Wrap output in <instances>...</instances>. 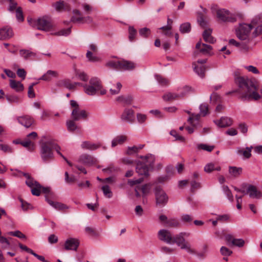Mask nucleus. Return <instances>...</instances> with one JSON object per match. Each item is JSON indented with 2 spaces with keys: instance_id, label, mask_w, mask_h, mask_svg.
<instances>
[{
  "instance_id": "nucleus-21",
  "label": "nucleus",
  "mask_w": 262,
  "mask_h": 262,
  "mask_svg": "<svg viewBox=\"0 0 262 262\" xmlns=\"http://www.w3.org/2000/svg\"><path fill=\"white\" fill-rule=\"evenodd\" d=\"M196 48L199 50L200 52L204 54H209L212 49L210 45L198 42L196 45Z\"/></svg>"
},
{
  "instance_id": "nucleus-57",
  "label": "nucleus",
  "mask_w": 262,
  "mask_h": 262,
  "mask_svg": "<svg viewBox=\"0 0 262 262\" xmlns=\"http://www.w3.org/2000/svg\"><path fill=\"white\" fill-rule=\"evenodd\" d=\"M159 29L163 31V34L166 36H171L172 35V33L171 31V27L169 26H163L161 27Z\"/></svg>"
},
{
  "instance_id": "nucleus-28",
  "label": "nucleus",
  "mask_w": 262,
  "mask_h": 262,
  "mask_svg": "<svg viewBox=\"0 0 262 262\" xmlns=\"http://www.w3.org/2000/svg\"><path fill=\"white\" fill-rule=\"evenodd\" d=\"M211 33L212 30L211 29H206L203 33V37L206 42L213 43L215 42V39L211 36Z\"/></svg>"
},
{
  "instance_id": "nucleus-29",
  "label": "nucleus",
  "mask_w": 262,
  "mask_h": 262,
  "mask_svg": "<svg viewBox=\"0 0 262 262\" xmlns=\"http://www.w3.org/2000/svg\"><path fill=\"white\" fill-rule=\"evenodd\" d=\"M31 188L32 194L35 196H39L40 194L41 186L40 184L35 181L31 186H29Z\"/></svg>"
},
{
  "instance_id": "nucleus-18",
  "label": "nucleus",
  "mask_w": 262,
  "mask_h": 262,
  "mask_svg": "<svg viewBox=\"0 0 262 262\" xmlns=\"http://www.w3.org/2000/svg\"><path fill=\"white\" fill-rule=\"evenodd\" d=\"M79 161L88 166L93 165L97 163V159L91 155L88 154L82 155L79 159Z\"/></svg>"
},
{
  "instance_id": "nucleus-27",
  "label": "nucleus",
  "mask_w": 262,
  "mask_h": 262,
  "mask_svg": "<svg viewBox=\"0 0 262 262\" xmlns=\"http://www.w3.org/2000/svg\"><path fill=\"white\" fill-rule=\"evenodd\" d=\"M193 66L194 72L201 77L203 78L205 76V66L196 65V62H193Z\"/></svg>"
},
{
  "instance_id": "nucleus-4",
  "label": "nucleus",
  "mask_w": 262,
  "mask_h": 262,
  "mask_svg": "<svg viewBox=\"0 0 262 262\" xmlns=\"http://www.w3.org/2000/svg\"><path fill=\"white\" fill-rule=\"evenodd\" d=\"M141 159L144 161V163L138 162L136 166V172L139 175L149 176V168L148 166L152 167L155 162V157L152 155H148L145 157L141 156Z\"/></svg>"
},
{
  "instance_id": "nucleus-52",
  "label": "nucleus",
  "mask_w": 262,
  "mask_h": 262,
  "mask_svg": "<svg viewBox=\"0 0 262 262\" xmlns=\"http://www.w3.org/2000/svg\"><path fill=\"white\" fill-rule=\"evenodd\" d=\"M8 234L9 235H13L14 236L17 237L21 239H26L27 238L26 236L19 230H16L15 231H11V232H8Z\"/></svg>"
},
{
  "instance_id": "nucleus-2",
  "label": "nucleus",
  "mask_w": 262,
  "mask_h": 262,
  "mask_svg": "<svg viewBox=\"0 0 262 262\" xmlns=\"http://www.w3.org/2000/svg\"><path fill=\"white\" fill-rule=\"evenodd\" d=\"M84 90L86 94L93 96L100 92L101 95H105L106 91L103 89L101 80L97 77H94L91 78L89 84L83 85Z\"/></svg>"
},
{
  "instance_id": "nucleus-38",
  "label": "nucleus",
  "mask_w": 262,
  "mask_h": 262,
  "mask_svg": "<svg viewBox=\"0 0 262 262\" xmlns=\"http://www.w3.org/2000/svg\"><path fill=\"white\" fill-rule=\"evenodd\" d=\"M252 148V146L247 147H246L245 150H238L237 153L239 155H243L244 157V158L248 159L251 156V152Z\"/></svg>"
},
{
  "instance_id": "nucleus-1",
  "label": "nucleus",
  "mask_w": 262,
  "mask_h": 262,
  "mask_svg": "<svg viewBox=\"0 0 262 262\" xmlns=\"http://www.w3.org/2000/svg\"><path fill=\"white\" fill-rule=\"evenodd\" d=\"M234 81L239 88L246 89V91L241 95V99L243 101H257L262 97V89L260 95L257 92L258 86L255 79L236 75Z\"/></svg>"
},
{
  "instance_id": "nucleus-58",
  "label": "nucleus",
  "mask_w": 262,
  "mask_h": 262,
  "mask_svg": "<svg viewBox=\"0 0 262 262\" xmlns=\"http://www.w3.org/2000/svg\"><path fill=\"white\" fill-rule=\"evenodd\" d=\"M23 175L26 178V184L28 186H31L33 185V183H35V180L32 178L29 173H23Z\"/></svg>"
},
{
  "instance_id": "nucleus-51",
  "label": "nucleus",
  "mask_w": 262,
  "mask_h": 262,
  "mask_svg": "<svg viewBox=\"0 0 262 262\" xmlns=\"http://www.w3.org/2000/svg\"><path fill=\"white\" fill-rule=\"evenodd\" d=\"M136 117L138 122L140 124L144 123L147 119L146 115L140 113H138L136 114Z\"/></svg>"
},
{
  "instance_id": "nucleus-19",
  "label": "nucleus",
  "mask_w": 262,
  "mask_h": 262,
  "mask_svg": "<svg viewBox=\"0 0 262 262\" xmlns=\"http://www.w3.org/2000/svg\"><path fill=\"white\" fill-rule=\"evenodd\" d=\"M18 122L26 128L30 127L34 123V119L28 115H24L17 118Z\"/></svg>"
},
{
  "instance_id": "nucleus-49",
  "label": "nucleus",
  "mask_w": 262,
  "mask_h": 262,
  "mask_svg": "<svg viewBox=\"0 0 262 262\" xmlns=\"http://www.w3.org/2000/svg\"><path fill=\"white\" fill-rule=\"evenodd\" d=\"M20 144L24 147L28 148V149L30 151H32L33 150L34 143L29 139L21 141Z\"/></svg>"
},
{
  "instance_id": "nucleus-59",
  "label": "nucleus",
  "mask_w": 262,
  "mask_h": 262,
  "mask_svg": "<svg viewBox=\"0 0 262 262\" xmlns=\"http://www.w3.org/2000/svg\"><path fill=\"white\" fill-rule=\"evenodd\" d=\"M16 17L20 21H23L24 19L23 11L20 7H17L16 9Z\"/></svg>"
},
{
  "instance_id": "nucleus-14",
  "label": "nucleus",
  "mask_w": 262,
  "mask_h": 262,
  "mask_svg": "<svg viewBox=\"0 0 262 262\" xmlns=\"http://www.w3.org/2000/svg\"><path fill=\"white\" fill-rule=\"evenodd\" d=\"M79 245V241L75 238H68L64 245V248L66 250L76 251Z\"/></svg>"
},
{
  "instance_id": "nucleus-31",
  "label": "nucleus",
  "mask_w": 262,
  "mask_h": 262,
  "mask_svg": "<svg viewBox=\"0 0 262 262\" xmlns=\"http://www.w3.org/2000/svg\"><path fill=\"white\" fill-rule=\"evenodd\" d=\"M133 98L130 95L121 96L117 98V101L122 103L124 105H130L132 104Z\"/></svg>"
},
{
  "instance_id": "nucleus-36",
  "label": "nucleus",
  "mask_w": 262,
  "mask_h": 262,
  "mask_svg": "<svg viewBox=\"0 0 262 262\" xmlns=\"http://www.w3.org/2000/svg\"><path fill=\"white\" fill-rule=\"evenodd\" d=\"M76 121L73 119L72 120H69L67 121V129L69 132H74L78 128V126L75 122Z\"/></svg>"
},
{
  "instance_id": "nucleus-26",
  "label": "nucleus",
  "mask_w": 262,
  "mask_h": 262,
  "mask_svg": "<svg viewBox=\"0 0 262 262\" xmlns=\"http://www.w3.org/2000/svg\"><path fill=\"white\" fill-rule=\"evenodd\" d=\"M201 115L200 114H192L188 119V122L194 127L199 125V121Z\"/></svg>"
},
{
  "instance_id": "nucleus-64",
  "label": "nucleus",
  "mask_w": 262,
  "mask_h": 262,
  "mask_svg": "<svg viewBox=\"0 0 262 262\" xmlns=\"http://www.w3.org/2000/svg\"><path fill=\"white\" fill-rule=\"evenodd\" d=\"M220 251L223 255L226 256L230 255L232 253L230 250L224 246L221 247Z\"/></svg>"
},
{
  "instance_id": "nucleus-44",
  "label": "nucleus",
  "mask_w": 262,
  "mask_h": 262,
  "mask_svg": "<svg viewBox=\"0 0 262 262\" xmlns=\"http://www.w3.org/2000/svg\"><path fill=\"white\" fill-rule=\"evenodd\" d=\"M197 148L198 149H202L208 152H211L214 148V146L201 143L197 145Z\"/></svg>"
},
{
  "instance_id": "nucleus-40",
  "label": "nucleus",
  "mask_w": 262,
  "mask_h": 262,
  "mask_svg": "<svg viewBox=\"0 0 262 262\" xmlns=\"http://www.w3.org/2000/svg\"><path fill=\"white\" fill-rule=\"evenodd\" d=\"M71 33V27L67 29H63L59 31L54 32L52 34L56 36H68Z\"/></svg>"
},
{
  "instance_id": "nucleus-41",
  "label": "nucleus",
  "mask_w": 262,
  "mask_h": 262,
  "mask_svg": "<svg viewBox=\"0 0 262 262\" xmlns=\"http://www.w3.org/2000/svg\"><path fill=\"white\" fill-rule=\"evenodd\" d=\"M191 30V25L189 23H185L181 25L180 31L182 33H189Z\"/></svg>"
},
{
  "instance_id": "nucleus-42",
  "label": "nucleus",
  "mask_w": 262,
  "mask_h": 262,
  "mask_svg": "<svg viewBox=\"0 0 262 262\" xmlns=\"http://www.w3.org/2000/svg\"><path fill=\"white\" fill-rule=\"evenodd\" d=\"M222 190L224 193L227 196L228 200L232 202L233 201V196L231 193V190L229 189V187L227 186L224 185L222 187Z\"/></svg>"
},
{
  "instance_id": "nucleus-16",
  "label": "nucleus",
  "mask_w": 262,
  "mask_h": 262,
  "mask_svg": "<svg viewBox=\"0 0 262 262\" xmlns=\"http://www.w3.org/2000/svg\"><path fill=\"white\" fill-rule=\"evenodd\" d=\"M136 67V64L133 61L124 59L119 60V70L131 71L134 70Z\"/></svg>"
},
{
  "instance_id": "nucleus-46",
  "label": "nucleus",
  "mask_w": 262,
  "mask_h": 262,
  "mask_svg": "<svg viewBox=\"0 0 262 262\" xmlns=\"http://www.w3.org/2000/svg\"><path fill=\"white\" fill-rule=\"evenodd\" d=\"M20 56L25 59H28L32 56H35V54L29 50H20L19 51Z\"/></svg>"
},
{
  "instance_id": "nucleus-13",
  "label": "nucleus",
  "mask_w": 262,
  "mask_h": 262,
  "mask_svg": "<svg viewBox=\"0 0 262 262\" xmlns=\"http://www.w3.org/2000/svg\"><path fill=\"white\" fill-rule=\"evenodd\" d=\"M158 238L167 244L172 243V236L171 232L166 229H161L158 232Z\"/></svg>"
},
{
  "instance_id": "nucleus-32",
  "label": "nucleus",
  "mask_w": 262,
  "mask_h": 262,
  "mask_svg": "<svg viewBox=\"0 0 262 262\" xmlns=\"http://www.w3.org/2000/svg\"><path fill=\"white\" fill-rule=\"evenodd\" d=\"M10 86L16 92H21L24 90L23 84L19 81H16L13 79L10 80Z\"/></svg>"
},
{
  "instance_id": "nucleus-9",
  "label": "nucleus",
  "mask_w": 262,
  "mask_h": 262,
  "mask_svg": "<svg viewBox=\"0 0 262 262\" xmlns=\"http://www.w3.org/2000/svg\"><path fill=\"white\" fill-rule=\"evenodd\" d=\"M252 28L253 26L251 24H240L238 28L236 30L237 37L242 40H248Z\"/></svg>"
},
{
  "instance_id": "nucleus-47",
  "label": "nucleus",
  "mask_w": 262,
  "mask_h": 262,
  "mask_svg": "<svg viewBox=\"0 0 262 262\" xmlns=\"http://www.w3.org/2000/svg\"><path fill=\"white\" fill-rule=\"evenodd\" d=\"M105 66L111 69H116L119 70V60L113 61L110 60L107 61Z\"/></svg>"
},
{
  "instance_id": "nucleus-50",
  "label": "nucleus",
  "mask_w": 262,
  "mask_h": 262,
  "mask_svg": "<svg viewBox=\"0 0 262 262\" xmlns=\"http://www.w3.org/2000/svg\"><path fill=\"white\" fill-rule=\"evenodd\" d=\"M167 226L170 227L177 228L180 226V222L175 219H170L167 221Z\"/></svg>"
},
{
  "instance_id": "nucleus-56",
  "label": "nucleus",
  "mask_w": 262,
  "mask_h": 262,
  "mask_svg": "<svg viewBox=\"0 0 262 262\" xmlns=\"http://www.w3.org/2000/svg\"><path fill=\"white\" fill-rule=\"evenodd\" d=\"M81 7L85 14H89L93 11L92 6L88 4L83 3L81 4Z\"/></svg>"
},
{
  "instance_id": "nucleus-54",
  "label": "nucleus",
  "mask_w": 262,
  "mask_h": 262,
  "mask_svg": "<svg viewBox=\"0 0 262 262\" xmlns=\"http://www.w3.org/2000/svg\"><path fill=\"white\" fill-rule=\"evenodd\" d=\"M102 190L104 193V195L108 198H111L112 197V192L108 185H105L102 186Z\"/></svg>"
},
{
  "instance_id": "nucleus-63",
  "label": "nucleus",
  "mask_w": 262,
  "mask_h": 262,
  "mask_svg": "<svg viewBox=\"0 0 262 262\" xmlns=\"http://www.w3.org/2000/svg\"><path fill=\"white\" fill-rule=\"evenodd\" d=\"M86 56L87 58L89 59V60L90 61L96 62L99 60V58L97 57L94 56L93 55V53L89 51L87 52Z\"/></svg>"
},
{
  "instance_id": "nucleus-39",
  "label": "nucleus",
  "mask_w": 262,
  "mask_h": 262,
  "mask_svg": "<svg viewBox=\"0 0 262 262\" xmlns=\"http://www.w3.org/2000/svg\"><path fill=\"white\" fill-rule=\"evenodd\" d=\"M191 91V88L188 86H185L180 89L177 93L179 98H182L188 94Z\"/></svg>"
},
{
  "instance_id": "nucleus-48",
  "label": "nucleus",
  "mask_w": 262,
  "mask_h": 262,
  "mask_svg": "<svg viewBox=\"0 0 262 262\" xmlns=\"http://www.w3.org/2000/svg\"><path fill=\"white\" fill-rule=\"evenodd\" d=\"M200 114L202 116H205L208 114V106L206 103H202L200 105Z\"/></svg>"
},
{
  "instance_id": "nucleus-34",
  "label": "nucleus",
  "mask_w": 262,
  "mask_h": 262,
  "mask_svg": "<svg viewBox=\"0 0 262 262\" xmlns=\"http://www.w3.org/2000/svg\"><path fill=\"white\" fill-rule=\"evenodd\" d=\"M52 6L56 11H61L66 10L67 4L64 2V1H59L53 4Z\"/></svg>"
},
{
  "instance_id": "nucleus-23",
  "label": "nucleus",
  "mask_w": 262,
  "mask_h": 262,
  "mask_svg": "<svg viewBox=\"0 0 262 262\" xmlns=\"http://www.w3.org/2000/svg\"><path fill=\"white\" fill-rule=\"evenodd\" d=\"M219 127H225L229 126L232 124V120L231 118L227 117H222L219 120L214 121Z\"/></svg>"
},
{
  "instance_id": "nucleus-15",
  "label": "nucleus",
  "mask_w": 262,
  "mask_h": 262,
  "mask_svg": "<svg viewBox=\"0 0 262 262\" xmlns=\"http://www.w3.org/2000/svg\"><path fill=\"white\" fill-rule=\"evenodd\" d=\"M247 193L251 198L259 199L262 198V192L259 191L255 186L252 185L248 186Z\"/></svg>"
},
{
  "instance_id": "nucleus-43",
  "label": "nucleus",
  "mask_w": 262,
  "mask_h": 262,
  "mask_svg": "<svg viewBox=\"0 0 262 262\" xmlns=\"http://www.w3.org/2000/svg\"><path fill=\"white\" fill-rule=\"evenodd\" d=\"M139 33L141 37L146 38L150 35L151 31L149 28L145 27L140 29L139 30Z\"/></svg>"
},
{
  "instance_id": "nucleus-60",
  "label": "nucleus",
  "mask_w": 262,
  "mask_h": 262,
  "mask_svg": "<svg viewBox=\"0 0 262 262\" xmlns=\"http://www.w3.org/2000/svg\"><path fill=\"white\" fill-rule=\"evenodd\" d=\"M156 78L158 83L162 85H167L168 84V81L160 75H156Z\"/></svg>"
},
{
  "instance_id": "nucleus-22",
  "label": "nucleus",
  "mask_w": 262,
  "mask_h": 262,
  "mask_svg": "<svg viewBox=\"0 0 262 262\" xmlns=\"http://www.w3.org/2000/svg\"><path fill=\"white\" fill-rule=\"evenodd\" d=\"M56 85L60 88H64L70 90H73V84H72L71 80L69 79L59 80L57 81Z\"/></svg>"
},
{
  "instance_id": "nucleus-17",
  "label": "nucleus",
  "mask_w": 262,
  "mask_h": 262,
  "mask_svg": "<svg viewBox=\"0 0 262 262\" xmlns=\"http://www.w3.org/2000/svg\"><path fill=\"white\" fill-rule=\"evenodd\" d=\"M14 34L12 29L6 26L0 29V40H7L13 37Z\"/></svg>"
},
{
  "instance_id": "nucleus-6",
  "label": "nucleus",
  "mask_w": 262,
  "mask_h": 262,
  "mask_svg": "<svg viewBox=\"0 0 262 262\" xmlns=\"http://www.w3.org/2000/svg\"><path fill=\"white\" fill-rule=\"evenodd\" d=\"M52 141H48L42 142L40 146V155L41 160L44 163H48L54 158L53 151Z\"/></svg>"
},
{
  "instance_id": "nucleus-53",
  "label": "nucleus",
  "mask_w": 262,
  "mask_h": 262,
  "mask_svg": "<svg viewBox=\"0 0 262 262\" xmlns=\"http://www.w3.org/2000/svg\"><path fill=\"white\" fill-rule=\"evenodd\" d=\"M76 76L81 81H87L89 79L88 75L84 72L79 71L76 73Z\"/></svg>"
},
{
  "instance_id": "nucleus-10",
  "label": "nucleus",
  "mask_w": 262,
  "mask_h": 262,
  "mask_svg": "<svg viewBox=\"0 0 262 262\" xmlns=\"http://www.w3.org/2000/svg\"><path fill=\"white\" fill-rule=\"evenodd\" d=\"M217 17L223 22H235L236 20V16L230 13L225 9H219L216 12Z\"/></svg>"
},
{
  "instance_id": "nucleus-3",
  "label": "nucleus",
  "mask_w": 262,
  "mask_h": 262,
  "mask_svg": "<svg viewBox=\"0 0 262 262\" xmlns=\"http://www.w3.org/2000/svg\"><path fill=\"white\" fill-rule=\"evenodd\" d=\"M189 236L190 233L181 232L173 237L171 244H176L181 249L185 250L189 253L195 254V250L191 248L190 244L185 241V237Z\"/></svg>"
},
{
  "instance_id": "nucleus-20",
  "label": "nucleus",
  "mask_w": 262,
  "mask_h": 262,
  "mask_svg": "<svg viewBox=\"0 0 262 262\" xmlns=\"http://www.w3.org/2000/svg\"><path fill=\"white\" fill-rule=\"evenodd\" d=\"M100 143H94L89 141H85L81 143V147L83 149L90 150H96L100 147Z\"/></svg>"
},
{
  "instance_id": "nucleus-30",
  "label": "nucleus",
  "mask_w": 262,
  "mask_h": 262,
  "mask_svg": "<svg viewBox=\"0 0 262 262\" xmlns=\"http://www.w3.org/2000/svg\"><path fill=\"white\" fill-rule=\"evenodd\" d=\"M243 169L241 167L235 166H229V173L230 176L234 178L238 177L242 173Z\"/></svg>"
},
{
  "instance_id": "nucleus-8",
  "label": "nucleus",
  "mask_w": 262,
  "mask_h": 262,
  "mask_svg": "<svg viewBox=\"0 0 262 262\" xmlns=\"http://www.w3.org/2000/svg\"><path fill=\"white\" fill-rule=\"evenodd\" d=\"M72 14L70 21L73 23L85 24L91 23L93 21L91 16H83L81 12L78 9H74L72 11Z\"/></svg>"
},
{
  "instance_id": "nucleus-37",
  "label": "nucleus",
  "mask_w": 262,
  "mask_h": 262,
  "mask_svg": "<svg viewBox=\"0 0 262 262\" xmlns=\"http://www.w3.org/2000/svg\"><path fill=\"white\" fill-rule=\"evenodd\" d=\"M163 98L165 101H172L179 99L177 93H167L163 95Z\"/></svg>"
},
{
  "instance_id": "nucleus-35",
  "label": "nucleus",
  "mask_w": 262,
  "mask_h": 262,
  "mask_svg": "<svg viewBox=\"0 0 262 262\" xmlns=\"http://www.w3.org/2000/svg\"><path fill=\"white\" fill-rule=\"evenodd\" d=\"M197 21L199 25L203 28L207 25V21L204 18V15L202 12L197 13Z\"/></svg>"
},
{
  "instance_id": "nucleus-11",
  "label": "nucleus",
  "mask_w": 262,
  "mask_h": 262,
  "mask_svg": "<svg viewBox=\"0 0 262 262\" xmlns=\"http://www.w3.org/2000/svg\"><path fill=\"white\" fill-rule=\"evenodd\" d=\"M156 203L163 206L168 202V198L165 191L160 186H157L155 189Z\"/></svg>"
},
{
  "instance_id": "nucleus-24",
  "label": "nucleus",
  "mask_w": 262,
  "mask_h": 262,
  "mask_svg": "<svg viewBox=\"0 0 262 262\" xmlns=\"http://www.w3.org/2000/svg\"><path fill=\"white\" fill-rule=\"evenodd\" d=\"M58 76V73L56 71L48 70L39 79L46 81H50L52 78H56Z\"/></svg>"
},
{
  "instance_id": "nucleus-45",
  "label": "nucleus",
  "mask_w": 262,
  "mask_h": 262,
  "mask_svg": "<svg viewBox=\"0 0 262 262\" xmlns=\"http://www.w3.org/2000/svg\"><path fill=\"white\" fill-rule=\"evenodd\" d=\"M128 38L130 41H133L136 38L137 34V30L132 26H129L128 28Z\"/></svg>"
},
{
  "instance_id": "nucleus-25",
  "label": "nucleus",
  "mask_w": 262,
  "mask_h": 262,
  "mask_svg": "<svg viewBox=\"0 0 262 262\" xmlns=\"http://www.w3.org/2000/svg\"><path fill=\"white\" fill-rule=\"evenodd\" d=\"M46 200L50 205L56 209L59 210H63L69 208V207L66 205L59 202H54L53 201L49 199L47 196L46 197Z\"/></svg>"
},
{
  "instance_id": "nucleus-55",
  "label": "nucleus",
  "mask_w": 262,
  "mask_h": 262,
  "mask_svg": "<svg viewBox=\"0 0 262 262\" xmlns=\"http://www.w3.org/2000/svg\"><path fill=\"white\" fill-rule=\"evenodd\" d=\"M232 244L238 247H242L245 244V241L242 238H235L232 240Z\"/></svg>"
},
{
  "instance_id": "nucleus-33",
  "label": "nucleus",
  "mask_w": 262,
  "mask_h": 262,
  "mask_svg": "<svg viewBox=\"0 0 262 262\" xmlns=\"http://www.w3.org/2000/svg\"><path fill=\"white\" fill-rule=\"evenodd\" d=\"M127 139V137L124 135H120L115 138L112 141V147H114L118 144H123Z\"/></svg>"
},
{
  "instance_id": "nucleus-61",
  "label": "nucleus",
  "mask_w": 262,
  "mask_h": 262,
  "mask_svg": "<svg viewBox=\"0 0 262 262\" xmlns=\"http://www.w3.org/2000/svg\"><path fill=\"white\" fill-rule=\"evenodd\" d=\"M170 134L174 137L176 140H179L181 142L184 141V138L183 136L179 135L176 130H172L170 131Z\"/></svg>"
},
{
  "instance_id": "nucleus-62",
  "label": "nucleus",
  "mask_w": 262,
  "mask_h": 262,
  "mask_svg": "<svg viewBox=\"0 0 262 262\" xmlns=\"http://www.w3.org/2000/svg\"><path fill=\"white\" fill-rule=\"evenodd\" d=\"M215 169L214 164L210 163L206 164L204 167V171L207 173H210Z\"/></svg>"
},
{
  "instance_id": "nucleus-5",
  "label": "nucleus",
  "mask_w": 262,
  "mask_h": 262,
  "mask_svg": "<svg viewBox=\"0 0 262 262\" xmlns=\"http://www.w3.org/2000/svg\"><path fill=\"white\" fill-rule=\"evenodd\" d=\"M28 21L32 27L45 31H50L53 27L50 19L47 16H43L37 19L28 18Z\"/></svg>"
},
{
  "instance_id": "nucleus-12",
  "label": "nucleus",
  "mask_w": 262,
  "mask_h": 262,
  "mask_svg": "<svg viewBox=\"0 0 262 262\" xmlns=\"http://www.w3.org/2000/svg\"><path fill=\"white\" fill-rule=\"evenodd\" d=\"M120 118L124 122L133 123L135 122L134 111L132 108H125L121 115Z\"/></svg>"
},
{
  "instance_id": "nucleus-7",
  "label": "nucleus",
  "mask_w": 262,
  "mask_h": 262,
  "mask_svg": "<svg viewBox=\"0 0 262 262\" xmlns=\"http://www.w3.org/2000/svg\"><path fill=\"white\" fill-rule=\"evenodd\" d=\"M70 105L73 108L71 116L74 120L79 121L81 119L85 120L87 118L88 116L87 112L84 110H81L76 101L71 100Z\"/></svg>"
}]
</instances>
